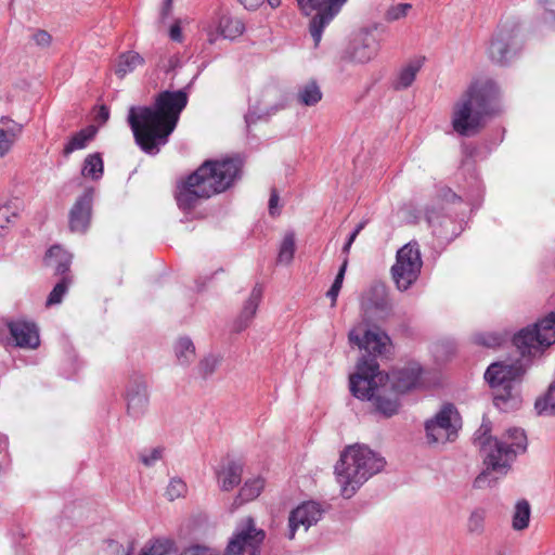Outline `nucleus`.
I'll use <instances>...</instances> for the list:
<instances>
[{
	"label": "nucleus",
	"instance_id": "nucleus-1",
	"mask_svg": "<svg viewBox=\"0 0 555 555\" xmlns=\"http://www.w3.org/2000/svg\"><path fill=\"white\" fill-rule=\"evenodd\" d=\"M188 101L184 90L163 91L156 96L153 106L129 108L128 124L135 143L144 153L156 155L160 146L168 142Z\"/></svg>",
	"mask_w": 555,
	"mask_h": 555
},
{
	"label": "nucleus",
	"instance_id": "nucleus-2",
	"mask_svg": "<svg viewBox=\"0 0 555 555\" xmlns=\"http://www.w3.org/2000/svg\"><path fill=\"white\" fill-rule=\"evenodd\" d=\"M492 424L489 418H482L475 430L472 441L482 457L486 470L474 480V487H485L489 472L505 475L518 454L525 453L528 448V439L525 430L512 427L505 430L501 439L491 435Z\"/></svg>",
	"mask_w": 555,
	"mask_h": 555
},
{
	"label": "nucleus",
	"instance_id": "nucleus-3",
	"mask_svg": "<svg viewBox=\"0 0 555 555\" xmlns=\"http://www.w3.org/2000/svg\"><path fill=\"white\" fill-rule=\"evenodd\" d=\"M240 172L241 163L237 159L204 162L179 186L176 195L178 206L183 210H189L194 208L201 199H207L224 192L238 178Z\"/></svg>",
	"mask_w": 555,
	"mask_h": 555
},
{
	"label": "nucleus",
	"instance_id": "nucleus-4",
	"mask_svg": "<svg viewBox=\"0 0 555 555\" xmlns=\"http://www.w3.org/2000/svg\"><path fill=\"white\" fill-rule=\"evenodd\" d=\"M498 94L492 81L473 82L453 105V130L462 137L477 134L485 127L486 118L496 113Z\"/></svg>",
	"mask_w": 555,
	"mask_h": 555
},
{
	"label": "nucleus",
	"instance_id": "nucleus-5",
	"mask_svg": "<svg viewBox=\"0 0 555 555\" xmlns=\"http://www.w3.org/2000/svg\"><path fill=\"white\" fill-rule=\"evenodd\" d=\"M385 466V460L365 446L352 444L340 453L335 475L344 498H351L357 490Z\"/></svg>",
	"mask_w": 555,
	"mask_h": 555
},
{
	"label": "nucleus",
	"instance_id": "nucleus-6",
	"mask_svg": "<svg viewBox=\"0 0 555 555\" xmlns=\"http://www.w3.org/2000/svg\"><path fill=\"white\" fill-rule=\"evenodd\" d=\"M378 363L374 359L361 358L357 372L350 376V391L362 400H374L376 410L385 416L399 413L400 403L395 395H386L376 387Z\"/></svg>",
	"mask_w": 555,
	"mask_h": 555
},
{
	"label": "nucleus",
	"instance_id": "nucleus-7",
	"mask_svg": "<svg viewBox=\"0 0 555 555\" xmlns=\"http://www.w3.org/2000/svg\"><path fill=\"white\" fill-rule=\"evenodd\" d=\"M520 369L514 364L494 362L485 372V379L495 389L493 404L499 413H512L521 405L520 391L517 385Z\"/></svg>",
	"mask_w": 555,
	"mask_h": 555
},
{
	"label": "nucleus",
	"instance_id": "nucleus-8",
	"mask_svg": "<svg viewBox=\"0 0 555 555\" xmlns=\"http://www.w3.org/2000/svg\"><path fill=\"white\" fill-rule=\"evenodd\" d=\"M513 343L522 356H535L555 344V310L531 326L522 328Z\"/></svg>",
	"mask_w": 555,
	"mask_h": 555
},
{
	"label": "nucleus",
	"instance_id": "nucleus-9",
	"mask_svg": "<svg viewBox=\"0 0 555 555\" xmlns=\"http://www.w3.org/2000/svg\"><path fill=\"white\" fill-rule=\"evenodd\" d=\"M423 266L421 250L416 242L402 246L391 268L392 279L401 292L409 289L418 279Z\"/></svg>",
	"mask_w": 555,
	"mask_h": 555
},
{
	"label": "nucleus",
	"instance_id": "nucleus-10",
	"mask_svg": "<svg viewBox=\"0 0 555 555\" xmlns=\"http://www.w3.org/2000/svg\"><path fill=\"white\" fill-rule=\"evenodd\" d=\"M347 0H297L298 7L305 15L315 12L310 21L309 31L318 47L324 28L331 23L335 15L338 14L343 4Z\"/></svg>",
	"mask_w": 555,
	"mask_h": 555
},
{
	"label": "nucleus",
	"instance_id": "nucleus-11",
	"mask_svg": "<svg viewBox=\"0 0 555 555\" xmlns=\"http://www.w3.org/2000/svg\"><path fill=\"white\" fill-rule=\"evenodd\" d=\"M264 532L257 529L253 518L242 521L230 539L225 555H259Z\"/></svg>",
	"mask_w": 555,
	"mask_h": 555
},
{
	"label": "nucleus",
	"instance_id": "nucleus-12",
	"mask_svg": "<svg viewBox=\"0 0 555 555\" xmlns=\"http://www.w3.org/2000/svg\"><path fill=\"white\" fill-rule=\"evenodd\" d=\"M379 47L374 29L363 28L354 34L344 52L343 59L358 64H365L377 55Z\"/></svg>",
	"mask_w": 555,
	"mask_h": 555
},
{
	"label": "nucleus",
	"instance_id": "nucleus-13",
	"mask_svg": "<svg viewBox=\"0 0 555 555\" xmlns=\"http://www.w3.org/2000/svg\"><path fill=\"white\" fill-rule=\"evenodd\" d=\"M348 338L350 344L357 345L360 349H364L369 354L363 356L365 359H374L386 352L387 346L390 344L388 335L379 330H367L363 338L360 337L358 330L353 328L349 332Z\"/></svg>",
	"mask_w": 555,
	"mask_h": 555
},
{
	"label": "nucleus",
	"instance_id": "nucleus-14",
	"mask_svg": "<svg viewBox=\"0 0 555 555\" xmlns=\"http://www.w3.org/2000/svg\"><path fill=\"white\" fill-rule=\"evenodd\" d=\"M462 418H428L425 423L426 440L429 444L446 443L457 437Z\"/></svg>",
	"mask_w": 555,
	"mask_h": 555
},
{
	"label": "nucleus",
	"instance_id": "nucleus-15",
	"mask_svg": "<svg viewBox=\"0 0 555 555\" xmlns=\"http://www.w3.org/2000/svg\"><path fill=\"white\" fill-rule=\"evenodd\" d=\"M515 38L514 28H499L487 50L491 61L501 65L506 64L515 53Z\"/></svg>",
	"mask_w": 555,
	"mask_h": 555
},
{
	"label": "nucleus",
	"instance_id": "nucleus-16",
	"mask_svg": "<svg viewBox=\"0 0 555 555\" xmlns=\"http://www.w3.org/2000/svg\"><path fill=\"white\" fill-rule=\"evenodd\" d=\"M13 345L25 349H36L40 345L39 331L35 323L14 320L5 321Z\"/></svg>",
	"mask_w": 555,
	"mask_h": 555
},
{
	"label": "nucleus",
	"instance_id": "nucleus-17",
	"mask_svg": "<svg viewBox=\"0 0 555 555\" xmlns=\"http://www.w3.org/2000/svg\"><path fill=\"white\" fill-rule=\"evenodd\" d=\"M127 411L131 415L143 414L149 405L147 383L144 376L134 374L130 377L127 390Z\"/></svg>",
	"mask_w": 555,
	"mask_h": 555
},
{
	"label": "nucleus",
	"instance_id": "nucleus-18",
	"mask_svg": "<svg viewBox=\"0 0 555 555\" xmlns=\"http://www.w3.org/2000/svg\"><path fill=\"white\" fill-rule=\"evenodd\" d=\"M322 515L320 505L315 502H306L292 511L288 517V539H294L296 531L302 527L307 531L312 525L317 524Z\"/></svg>",
	"mask_w": 555,
	"mask_h": 555
},
{
	"label": "nucleus",
	"instance_id": "nucleus-19",
	"mask_svg": "<svg viewBox=\"0 0 555 555\" xmlns=\"http://www.w3.org/2000/svg\"><path fill=\"white\" fill-rule=\"evenodd\" d=\"M244 472L243 463L225 457L215 469L217 485L221 491H232L241 481Z\"/></svg>",
	"mask_w": 555,
	"mask_h": 555
},
{
	"label": "nucleus",
	"instance_id": "nucleus-20",
	"mask_svg": "<svg viewBox=\"0 0 555 555\" xmlns=\"http://www.w3.org/2000/svg\"><path fill=\"white\" fill-rule=\"evenodd\" d=\"M93 190L89 189L77 198L69 211V228L73 232L83 233L90 223Z\"/></svg>",
	"mask_w": 555,
	"mask_h": 555
},
{
	"label": "nucleus",
	"instance_id": "nucleus-21",
	"mask_svg": "<svg viewBox=\"0 0 555 555\" xmlns=\"http://www.w3.org/2000/svg\"><path fill=\"white\" fill-rule=\"evenodd\" d=\"M263 295V287L260 284H256L248 298L244 301L243 307L236 317V319L233 321V332L241 333L245 331L253 322L254 318L256 317L258 307L261 302Z\"/></svg>",
	"mask_w": 555,
	"mask_h": 555
},
{
	"label": "nucleus",
	"instance_id": "nucleus-22",
	"mask_svg": "<svg viewBox=\"0 0 555 555\" xmlns=\"http://www.w3.org/2000/svg\"><path fill=\"white\" fill-rule=\"evenodd\" d=\"M421 373L422 369L416 363L393 371L389 376L393 392L388 395H395L398 398L397 393H403L416 388L420 384Z\"/></svg>",
	"mask_w": 555,
	"mask_h": 555
},
{
	"label": "nucleus",
	"instance_id": "nucleus-23",
	"mask_svg": "<svg viewBox=\"0 0 555 555\" xmlns=\"http://www.w3.org/2000/svg\"><path fill=\"white\" fill-rule=\"evenodd\" d=\"M24 126L9 116L0 118V158L10 153L23 133Z\"/></svg>",
	"mask_w": 555,
	"mask_h": 555
},
{
	"label": "nucleus",
	"instance_id": "nucleus-24",
	"mask_svg": "<svg viewBox=\"0 0 555 555\" xmlns=\"http://www.w3.org/2000/svg\"><path fill=\"white\" fill-rule=\"evenodd\" d=\"M264 487V480L260 477L247 479L240 489L238 494L234 498L230 512H234L244 503L255 500L259 496Z\"/></svg>",
	"mask_w": 555,
	"mask_h": 555
},
{
	"label": "nucleus",
	"instance_id": "nucleus-25",
	"mask_svg": "<svg viewBox=\"0 0 555 555\" xmlns=\"http://www.w3.org/2000/svg\"><path fill=\"white\" fill-rule=\"evenodd\" d=\"M72 256L60 246H52L46 254L44 264L54 269L55 274L67 275Z\"/></svg>",
	"mask_w": 555,
	"mask_h": 555
},
{
	"label": "nucleus",
	"instance_id": "nucleus-26",
	"mask_svg": "<svg viewBox=\"0 0 555 555\" xmlns=\"http://www.w3.org/2000/svg\"><path fill=\"white\" fill-rule=\"evenodd\" d=\"M143 64L144 59L138 52L127 51L117 57L114 72L119 78H124Z\"/></svg>",
	"mask_w": 555,
	"mask_h": 555
},
{
	"label": "nucleus",
	"instance_id": "nucleus-27",
	"mask_svg": "<svg viewBox=\"0 0 555 555\" xmlns=\"http://www.w3.org/2000/svg\"><path fill=\"white\" fill-rule=\"evenodd\" d=\"M422 67L421 60H414L405 64L398 73L396 79L392 82L395 90H404L412 86L417 73Z\"/></svg>",
	"mask_w": 555,
	"mask_h": 555
},
{
	"label": "nucleus",
	"instance_id": "nucleus-28",
	"mask_svg": "<svg viewBox=\"0 0 555 555\" xmlns=\"http://www.w3.org/2000/svg\"><path fill=\"white\" fill-rule=\"evenodd\" d=\"M245 30V25L242 20L223 15L219 20L218 31L225 39H235L240 37Z\"/></svg>",
	"mask_w": 555,
	"mask_h": 555
},
{
	"label": "nucleus",
	"instance_id": "nucleus-29",
	"mask_svg": "<svg viewBox=\"0 0 555 555\" xmlns=\"http://www.w3.org/2000/svg\"><path fill=\"white\" fill-rule=\"evenodd\" d=\"M175 354L180 365L191 364L195 358V346L189 337H180L175 344Z\"/></svg>",
	"mask_w": 555,
	"mask_h": 555
},
{
	"label": "nucleus",
	"instance_id": "nucleus-30",
	"mask_svg": "<svg viewBox=\"0 0 555 555\" xmlns=\"http://www.w3.org/2000/svg\"><path fill=\"white\" fill-rule=\"evenodd\" d=\"M531 508L526 500H520L515 504L512 515V528L516 531H522L528 528L530 522Z\"/></svg>",
	"mask_w": 555,
	"mask_h": 555
},
{
	"label": "nucleus",
	"instance_id": "nucleus-31",
	"mask_svg": "<svg viewBox=\"0 0 555 555\" xmlns=\"http://www.w3.org/2000/svg\"><path fill=\"white\" fill-rule=\"evenodd\" d=\"M322 99V92L315 81H309L299 87L297 100L301 105L313 106Z\"/></svg>",
	"mask_w": 555,
	"mask_h": 555
},
{
	"label": "nucleus",
	"instance_id": "nucleus-32",
	"mask_svg": "<svg viewBox=\"0 0 555 555\" xmlns=\"http://www.w3.org/2000/svg\"><path fill=\"white\" fill-rule=\"evenodd\" d=\"M534 409L539 415H555V380L537 398Z\"/></svg>",
	"mask_w": 555,
	"mask_h": 555
},
{
	"label": "nucleus",
	"instance_id": "nucleus-33",
	"mask_svg": "<svg viewBox=\"0 0 555 555\" xmlns=\"http://www.w3.org/2000/svg\"><path fill=\"white\" fill-rule=\"evenodd\" d=\"M487 512L485 508L473 509L466 521V530L470 535H481L485 532Z\"/></svg>",
	"mask_w": 555,
	"mask_h": 555
},
{
	"label": "nucleus",
	"instance_id": "nucleus-34",
	"mask_svg": "<svg viewBox=\"0 0 555 555\" xmlns=\"http://www.w3.org/2000/svg\"><path fill=\"white\" fill-rule=\"evenodd\" d=\"M81 175L92 180H98L103 175V159L99 153H93L85 158Z\"/></svg>",
	"mask_w": 555,
	"mask_h": 555
},
{
	"label": "nucleus",
	"instance_id": "nucleus-35",
	"mask_svg": "<svg viewBox=\"0 0 555 555\" xmlns=\"http://www.w3.org/2000/svg\"><path fill=\"white\" fill-rule=\"evenodd\" d=\"M93 135L94 130L90 128L82 129L79 132L75 133L64 146V156H68L73 152L86 147L87 143L93 138Z\"/></svg>",
	"mask_w": 555,
	"mask_h": 555
},
{
	"label": "nucleus",
	"instance_id": "nucleus-36",
	"mask_svg": "<svg viewBox=\"0 0 555 555\" xmlns=\"http://www.w3.org/2000/svg\"><path fill=\"white\" fill-rule=\"evenodd\" d=\"M296 249L295 234L288 232L284 235L278 255V262L289 264L294 258Z\"/></svg>",
	"mask_w": 555,
	"mask_h": 555
},
{
	"label": "nucleus",
	"instance_id": "nucleus-37",
	"mask_svg": "<svg viewBox=\"0 0 555 555\" xmlns=\"http://www.w3.org/2000/svg\"><path fill=\"white\" fill-rule=\"evenodd\" d=\"M72 283L69 275H63L61 281L56 283L47 299V306L59 305L62 302L64 295L67 293L68 286Z\"/></svg>",
	"mask_w": 555,
	"mask_h": 555
},
{
	"label": "nucleus",
	"instance_id": "nucleus-38",
	"mask_svg": "<svg viewBox=\"0 0 555 555\" xmlns=\"http://www.w3.org/2000/svg\"><path fill=\"white\" fill-rule=\"evenodd\" d=\"M505 336L500 333H477L474 335V341L489 348L501 346Z\"/></svg>",
	"mask_w": 555,
	"mask_h": 555
},
{
	"label": "nucleus",
	"instance_id": "nucleus-39",
	"mask_svg": "<svg viewBox=\"0 0 555 555\" xmlns=\"http://www.w3.org/2000/svg\"><path fill=\"white\" fill-rule=\"evenodd\" d=\"M172 548V542L169 540H156L150 545L143 547L139 555H168Z\"/></svg>",
	"mask_w": 555,
	"mask_h": 555
},
{
	"label": "nucleus",
	"instance_id": "nucleus-40",
	"mask_svg": "<svg viewBox=\"0 0 555 555\" xmlns=\"http://www.w3.org/2000/svg\"><path fill=\"white\" fill-rule=\"evenodd\" d=\"M188 492L186 483L180 478H172L167 487L166 495L170 501L183 498Z\"/></svg>",
	"mask_w": 555,
	"mask_h": 555
},
{
	"label": "nucleus",
	"instance_id": "nucleus-41",
	"mask_svg": "<svg viewBox=\"0 0 555 555\" xmlns=\"http://www.w3.org/2000/svg\"><path fill=\"white\" fill-rule=\"evenodd\" d=\"M412 9L410 3H399L396 5H391L387 9L385 13V20L388 22H395L400 18H403L408 15L409 11Z\"/></svg>",
	"mask_w": 555,
	"mask_h": 555
},
{
	"label": "nucleus",
	"instance_id": "nucleus-42",
	"mask_svg": "<svg viewBox=\"0 0 555 555\" xmlns=\"http://www.w3.org/2000/svg\"><path fill=\"white\" fill-rule=\"evenodd\" d=\"M219 365V359L215 356L205 357L198 364V373L203 378L210 376Z\"/></svg>",
	"mask_w": 555,
	"mask_h": 555
},
{
	"label": "nucleus",
	"instance_id": "nucleus-43",
	"mask_svg": "<svg viewBox=\"0 0 555 555\" xmlns=\"http://www.w3.org/2000/svg\"><path fill=\"white\" fill-rule=\"evenodd\" d=\"M163 450L155 448L140 453V461L147 467L154 466L162 459Z\"/></svg>",
	"mask_w": 555,
	"mask_h": 555
},
{
	"label": "nucleus",
	"instance_id": "nucleus-44",
	"mask_svg": "<svg viewBox=\"0 0 555 555\" xmlns=\"http://www.w3.org/2000/svg\"><path fill=\"white\" fill-rule=\"evenodd\" d=\"M180 555H219V553L214 548L194 545L183 551Z\"/></svg>",
	"mask_w": 555,
	"mask_h": 555
},
{
	"label": "nucleus",
	"instance_id": "nucleus-45",
	"mask_svg": "<svg viewBox=\"0 0 555 555\" xmlns=\"http://www.w3.org/2000/svg\"><path fill=\"white\" fill-rule=\"evenodd\" d=\"M33 40L39 47H49L52 41V37L48 31L39 29L33 35Z\"/></svg>",
	"mask_w": 555,
	"mask_h": 555
},
{
	"label": "nucleus",
	"instance_id": "nucleus-46",
	"mask_svg": "<svg viewBox=\"0 0 555 555\" xmlns=\"http://www.w3.org/2000/svg\"><path fill=\"white\" fill-rule=\"evenodd\" d=\"M459 411L451 402H444L434 416H459Z\"/></svg>",
	"mask_w": 555,
	"mask_h": 555
},
{
	"label": "nucleus",
	"instance_id": "nucleus-47",
	"mask_svg": "<svg viewBox=\"0 0 555 555\" xmlns=\"http://www.w3.org/2000/svg\"><path fill=\"white\" fill-rule=\"evenodd\" d=\"M340 289H341V285L333 283L331 288L327 291L326 296L331 299L332 307H334L336 305L337 297L339 295Z\"/></svg>",
	"mask_w": 555,
	"mask_h": 555
},
{
	"label": "nucleus",
	"instance_id": "nucleus-48",
	"mask_svg": "<svg viewBox=\"0 0 555 555\" xmlns=\"http://www.w3.org/2000/svg\"><path fill=\"white\" fill-rule=\"evenodd\" d=\"M278 203H279V195L275 190L271 192L270 199H269V212L271 216L278 215Z\"/></svg>",
	"mask_w": 555,
	"mask_h": 555
},
{
	"label": "nucleus",
	"instance_id": "nucleus-49",
	"mask_svg": "<svg viewBox=\"0 0 555 555\" xmlns=\"http://www.w3.org/2000/svg\"><path fill=\"white\" fill-rule=\"evenodd\" d=\"M172 0H164L163 1V7H162V10H160V20L163 22L166 21V18H168L172 12Z\"/></svg>",
	"mask_w": 555,
	"mask_h": 555
},
{
	"label": "nucleus",
	"instance_id": "nucleus-50",
	"mask_svg": "<svg viewBox=\"0 0 555 555\" xmlns=\"http://www.w3.org/2000/svg\"><path fill=\"white\" fill-rule=\"evenodd\" d=\"M170 39L177 42L182 41V30L178 23H175L169 30Z\"/></svg>",
	"mask_w": 555,
	"mask_h": 555
},
{
	"label": "nucleus",
	"instance_id": "nucleus-51",
	"mask_svg": "<svg viewBox=\"0 0 555 555\" xmlns=\"http://www.w3.org/2000/svg\"><path fill=\"white\" fill-rule=\"evenodd\" d=\"M347 263H348V261H347V259H345V260H344V262H343V264H341V267L339 268V271H338V273L336 274V278H335V280H334V282H333V283H335V284H339V285H341V286H343V282H344V278H345V272H346Z\"/></svg>",
	"mask_w": 555,
	"mask_h": 555
},
{
	"label": "nucleus",
	"instance_id": "nucleus-52",
	"mask_svg": "<svg viewBox=\"0 0 555 555\" xmlns=\"http://www.w3.org/2000/svg\"><path fill=\"white\" fill-rule=\"evenodd\" d=\"M238 2L247 10H255L263 2V0H238Z\"/></svg>",
	"mask_w": 555,
	"mask_h": 555
},
{
	"label": "nucleus",
	"instance_id": "nucleus-53",
	"mask_svg": "<svg viewBox=\"0 0 555 555\" xmlns=\"http://www.w3.org/2000/svg\"><path fill=\"white\" fill-rule=\"evenodd\" d=\"M8 448V439L5 436H0V454Z\"/></svg>",
	"mask_w": 555,
	"mask_h": 555
},
{
	"label": "nucleus",
	"instance_id": "nucleus-54",
	"mask_svg": "<svg viewBox=\"0 0 555 555\" xmlns=\"http://www.w3.org/2000/svg\"><path fill=\"white\" fill-rule=\"evenodd\" d=\"M108 109L105 106H102L99 113V117L102 118L104 121L108 119Z\"/></svg>",
	"mask_w": 555,
	"mask_h": 555
},
{
	"label": "nucleus",
	"instance_id": "nucleus-55",
	"mask_svg": "<svg viewBox=\"0 0 555 555\" xmlns=\"http://www.w3.org/2000/svg\"><path fill=\"white\" fill-rule=\"evenodd\" d=\"M366 224V221H361L357 227L356 229L352 231V233H354L356 235H359V233L364 229Z\"/></svg>",
	"mask_w": 555,
	"mask_h": 555
},
{
	"label": "nucleus",
	"instance_id": "nucleus-56",
	"mask_svg": "<svg viewBox=\"0 0 555 555\" xmlns=\"http://www.w3.org/2000/svg\"><path fill=\"white\" fill-rule=\"evenodd\" d=\"M5 333V321H0V339L4 336Z\"/></svg>",
	"mask_w": 555,
	"mask_h": 555
},
{
	"label": "nucleus",
	"instance_id": "nucleus-57",
	"mask_svg": "<svg viewBox=\"0 0 555 555\" xmlns=\"http://www.w3.org/2000/svg\"><path fill=\"white\" fill-rule=\"evenodd\" d=\"M426 220H427V222H428L431 227H435V224H434V218H433V216H431L429 212H427V214H426Z\"/></svg>",
	"mask_w": 555,
	"mask_h": 555
},
{
	"label": "nucleus",
	"instance_id": "nucleus-58",
	"mask_svg": "<svg viewBox=\"0 0 555 555\" xmlns=\"http://www.w3.org/2000/svg\"><path fill=\"white\" fill-rule=\"evenodd\" d=\"M268 3L272 7V8H275L280 4V0H267Z\"/></svg>",
	"mask_w": 555,
	"mask_h": 555
},
{
	"label": "nucleus",
	"instance_id": "nucleus-59",
	"mask_svg": "<svg viewBox=\"0 0 555 555\" xmlns=\"http://www.w3.org/2000/svg\"><path fill=\"white\" fill-rule=\"evenodd\" d=\"M350 247H351L350 242H346V244H345V245H344V247H343V251H344V253H349Z\"/></svg>",
	"mask_w": 555,
	"mask_h": 555
},
{
	"label": "nucleus",
	"instance_id": "nucleus-60",
	"mask_svg": "<svg viewBox=\"0 0 555 555\" xmlns=\"http://www.w3.org/2000/svg\"><path fill=\"white\" fill-rule=\"evenodd\" d=\"M357 236H358V235H356L354 233H351V234L349 235V237H348L347 242H350V244L352 245V243L354 242V240H356V237H357Z\"/></svg>",
	"mask_w": 555,
	"mask_h": 555
},
{
	"label": "nucleus",
	"instance_id": "nucleus-61",
	"mask_svg": "<svg viewBox=\"0 0 555 555\" xmlns=\"http://www.w3.org/2000/svg\"><path fill=\"white\" fill-rule=\"evenodd\" d=\"M209 42L212 43L215 41V38H212L211 34H209Z\"/></svg>",
	"mask_w": 555,
	"mask_h": 555
},
{
	"label": "nucleus",
	"instance_id": "nucleus-62",
	"mask_svg": "<svg viewBox=\"0 0 555 555\" xmlns=\"http://www.w3.org/2000/svg\"><path fill=\"white\" fill-rule=\"evenodd\" d=\"M543 1H544V3H551V2H553V0H543Z\"/></svg>",
	"mask_w": 555,
	"mask_h": 555
},
{
	"label": "nucleus",
	"instance_id": "nucleus-63",
	"mask_svg": "<svg viewBox=\"0 0 555 555\" xmlns=\"http://www.w3.org/2000/svg\"><path fill=\"white\" fill-rule=\"evenodd\" d=\"M249 118H250V116H249V115H247V116L245 117L246 122H248V121H249Z\"/></svg>",
	"mask_w": 555,
	"mask_h": 555
}]
</instances>
